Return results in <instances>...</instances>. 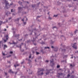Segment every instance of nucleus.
<instances>
[{"label": "nucleus", "mask_w": 78, "mask_h": 78, "mask_svg": "<svg viewBox=\"0 0 78 78\" xmlns=\"http://www.w3.org/2000/svg\"><path fill=\"white\" fill-rule=\"evenodd\" d=\"M11 12H13V9H11Z\"/></svg>", "instance_id": "nucleus-53"}, {"label": "nucleus", "mask_w": 78, "mask_h": 78, "mask_svg": "<svg viewBox=\"0 0 78 78\" xmlns=\"http://www.w3.org/2000/svg\"><path fill=\"white\" fill-rule=\"evenodd\" d=\"M57 4L58 5H61V3L60 2H59L58 1L57 2Z\"/></svg>", "instance_id": "nucleus-20"}, {"label": "nucleus", "mask_w": 78, "mask_h": 78, "mask_svg": "<svg viewBox=\"0 0 78 78\" xmlns=\"http://www.w3.org/2000/svg\"><path fill=\"white\" fill-rule=\"evenodd\" d=\"M22 21L24 22V18L22 20Z\"/></svg>", "instance_id": "nucleus-61"}, {"label": "nucleus", "mask_w": 78, "mask_h": 78, "mask_svg": "<svg viewBox=\"0 0 78 78\" xmlns=\"http://www.w3.org/2000/svg\"><path fill=\"white\" fill-rule=\"evenodd\" d=\"M63 48H66V45H63L62 46Z\"/></svg>", "instance_id": "nucleus-41"}, {"label": "nucleus", "mask_w": 78, "mask_h": 78, "mask_svg": "<svg viewBox=\"0 0 78 78\" xmlns=\"http://www.w3.org/2000/svg\"><path fill=\"white\" fill-rule=\"evenodd\" d=\"M6 48H8V46L6 44H4V45L3 48L4 50H5Z\"/></svg>", "instance_id": "nucleus-11"}, {"label": "nucleus", "mask_w": 78, "mask_h": 78, "mask_svg": "<svg viewBox=\"0 0 78 78\" xmlns=\"http://www.w3.org/2000/svg\"><path fill=\"white\" fill-rule=\"evenodd\" d=\"M41 52H42L43 53H44V50H43V49H41Z\"/></svg>", "instance_id": "nucleus-39"}, {"label": "nucleus", "mask_w": 78, "mask_h": 78, "mask_svg": "<svg viewBox=\"0 0 78 78\" xmlns=\"http://www.w3.org/2000/svg\"><path fill=\"white\" fill-rule=\"evenodd\" d=\"M21 46H22V45H20V46H19L20 48V50H21Z\"/></svg>", "instance_id": "nucleus-50"}, {"label": "nucleus", "mask_w": 78, "mask_h": 78, "mask_svg": "<svg viewBox=\"0 0 78 78\" xmlns=\"http://www.w3.org/2000/svg\"><path fill=\"white\" fill-rule=\"evenodd\" d=\"M2 55H3V56H5L6 54H5L4 53H2Z\"/></svg>", "instance_id": "nucleus-52"}, {"label": "nucleus", "mask_w": 78, "mask_h": 78, "mask_svg": "<svg viewBox=\"0 0 78 78\" xmlns=\"http://www.w3.org/2000/svg\"><path fill=\"white\" fill-rule=\"evenodd\" d=\"M12 5H13V3H12L10 5H9V6H12Z\"/></svg>", "instance_id": "nucleus-34"}, {"label": "nucleus", "mask_w": 78, "mask_h": 78, "mask_svg": "<svg viewBox=\"0 0 78 78\" xmlns=\"http://www.w3.org/2000/svg\"><path fill=\"white\" fill-rule=\"evenodd\" d=\"M23 23L24 25H26V23H27V22H24Z\"/></svg>", "instance_id": "nucleus-45"}, {"label": "nucleus", "mask_w": 78, "mask_h": 78, "mask_svg": "<svg viewBox=\"0 0 78 78\" xmlns=\"http://www.w3.org/2000/svg\"><path fill=\"white\" fill-rule=\"evenodd\" d=\"M18 10L19 13H20L21 12H22V10H23V9H22V7H18Z\"/></svg>", "instance_id": "nucleus-3"}, {"label": "nucleus", "mask_w": 78, "mask_h": 78, "mask_svg": "<svg viewBox=\"0 0 78 78\" xmlns=\"http://www.w3.org/2000/svg\"><path fill=\"white\" fill-rule=\"evenodd\" d=\"M18 73V71H17V72H16L15 73V75H17V73Z\"/></svg>", "instance_id": "nucleus-57"}, {"label": "nucleus", "mask_w": 78, "mask_h": 78, "mask_svg": "<svg viewBox=\"0 0 78 78\" xmlns=\"http://www.w3.org/2000/svg\"><path fill=\"white\" fill-rule=\"evenodd\" d=\"M68 56V55H65L64 56V57H63V58H67V56Z\"/></svg>", "instance_id": "nucleus-26"}, {"label": "nucleus", "mask_w": 78, "mask_h": 78, "mask_svg": "<svg viewBox=\"0 0 78 78\" xmlns=\"http://www.w3.org/2000/svg\"><path fill=\"white\" fill-rule=\"evenodd\" d=\"M41 44H42V45H44V44H45V42H42L41 43Z\"/></svg>", "instance_id": "nucleus-35"}, {"label": "nucleus", "mask_w": 78, "mask_h": 78, "mask_svg": "<svg viewBox=\"0 0 78 78\" xmlns=\"http://www.w3.org/2000/svg\"><path fill=\"white\" fill-rule=\"evenodd\" d=\"M45 70V69H44L43 68L41 69L40 71H37V73H38L37 75L38 76H41V75H44V73L43 72H42L41 73H40V72L42 71H44Z\"/></svg>", "instance_id": "nucleus-1"}, {"label": "nucleus", "mask_w": 78, "mask_h": 78, "mask_svg": "<svg viewBox=\"0 0 78 78\" xmlns=\"http://www.w3.org/2000/svg\"><path fill=\"white\" fill-rule=\"evenodd\" d=\"M67 62L66 61V60H62L61 62Z\"/></svg>", "instance_id": "nucleus-32"}, {"label": "nucleus", "mask_w": 78, "mask_h": 78, "mask_svg": "<svg viewBox=\"0 0 78 78\" xmlns=\"http://www.w3.org/2000/svg\"><path fill=\"white\" fill-rule=\"evenodd\" d=\"M70 66L71 67H74V65H72V64H71Z\"/></svg>", "instance_id": "nucleus-33"}, {"label": "nucleus", "mask_w": 78, "mask_h": 78, "mask_svg": "<svg viewBox=\"0 0 78 78\" xmlns=\"http://www.w3.org/2000/svg\"><path fill=\"white\" fill-rule=\"evenodd\" d=\"M9 43L10 45H11V44H14L15 45H16V43H15L14 41H13V43H11L10 42H9Z\"/></svg>", "instance_id": "nucleus-12"}, {"label": "nucleus", "mask_w": 78, "mask_h": 78, "mask_svg": "<svg viewBox=\"0 0 78 78\" xmlns=\"http://www.w3.org/2000/svg\"><path fill=\"white\" fill-rule=\"evenodd\" d=\"M54 43V41H52V40H51V44H53Z\"/></svg>", "instance_id": "nucleus-28"}, {"label": "nucleus", "mask_w": 78, "mask_h": 78, "mask_svg": "<svg viewBox=\"0 0 78 78\" xmlns=\"http://www.w3.org/2000/svg\"><path fill=\"white\" fill-rule=\"evenodd\" d=\"M58 16V15H54L53 16V17H57Z\"/></svg>", "instance_id": "nucleus-37"}, {"label": "nucleus", "mask_w": 78, "mask_h": 78, "mask_svg": "<svg viewBox=\"0 0 78 78\" xmlns=\"http://www.w3.org/2000/svg\"><path fill=\"white\" fill-rule=\"evenodd\" d=\"M40 2H39V3H37V7H39V4H40Z\"/></svg>", "instance_id": "nucleus-27"}, {"label": "nucleus", "mask_w": 78, "mask_h": 78, "mask_svg": "<svg viewBox=\"0 0 78 78\" xmlns=\"http://www.w3.org/2000/svg\"><path fill=\"white\" fill-rule=\"evenodd\" d=\"M5 7H6L7 8L8 7V6H9V3H8V1H7L5 3Z\"/></svg>", "instance_id": "nucleus-6"}, {"label": "nucleus", "mask_w": 78, "mask_h": 78, "mask_svg": "<svg viewBox=\"0 0 78 78\" xmlns=\"http://www.w3.org/2000/svg\"><path fill=\"white\" fill-rule=\"evenodd\" d=\"M58 48H54V51L56 52L58 51Z\"/></svg>", "instance_id": "nucleus-14"}, {"label": "nucleus", "mask_w": 78, "mask_h": 78, "mask_svg": "<svg viewBox=\"0 0 78 78\" xmlns=\"http://www.w3.org/2000/svg\"><path fill=\"white\" fill-rule=\"evenodd\" d=\"M20 36V34H16L15 35H14V36L15 37H19V36Z\"/></svg>", "instance_id": "nucleus-8"}, {"label": "nucleus", "mask_w": 78, "mask_h": 78, "mask_svg": "<svg viewBox=\"0 0 78 78\" xmlns=\"http://www.w3.org/2000/svg\"><path fill=\"white\" fill-rule=\"evenodd\" d=\"M58 75H63V73H58Z\"/></svg>", "instance_id": "nucleus-31"}, {"label": "nucleus", "mask_w": 78, "mask_h": 78, "mask_svg": "<svg viewBox=\"0 0 78 78\" xmlns=\"http://www.w3.org/2000/svg\"><path fill=\"white\" fill-rule=\"evenodd\" d=\"M36 31V28H34L32 30H29L30 31H31V32H33V31Z\"/></svg>", "instance_id": "nucleus-13"}, {"label": "nucleus", "mask_w": 78, "mask_h": 78, "mask_svg": "<svg viewBox=\"0 0 78 78\" xmlns=\"http://www.w3.org/2000/svg\"><path fill=\"white\" fill-rule=\"evenodd\" d=\"M57 69H58V68H59V67H60V66L57 65Z\"/></svg>", "instance_id": "nucleus-36"}, {"label": "nucleus", "mask_w": 78, "mask_h": 78, "mask_svg": "<svg viewBox=\"0 0 78 78\" xmlns=\"http://www.w3.org/2000/svg\"><path fill=\"white\" fill-rule=\"evenodd\" d=\"M32 53L33 54H34L35 52H34V51H33V50H32Z\"/></svg>", "instance_id": "nucleus-42"}, {"label": "nucleus", "mask_w": 78, "mask_h": 78, "mask_svg": "<svg viewBox=\"0 0 78 78\" xmlns=\"http://www.w3.org/2000/svg\"><path fill=\"white\" fill-rule=\"evenodd\" d=\"M68 6L69 8H71V7H72V6H71L70 5H68Z\"/></svg>", "instance_id": "nucleus-48"}, {"label": "nucleus", "mask_w": 78, "mask_h": 78, "mask_svg": "<svg viewBox=\"0 0 78 78\" xmlns=\"http://www.w3.org/2000/svg\"><path fill=\"white\" fill-rule=\"evenodd\" d=\"M50 73V71L48 70H47L46 71V75H48Z\"/></svg>", "instance_id": "nucleus-9"}, {"label": "nucleus", "mask_w": 78, "mask_h": 78, "mask_svg": "<svg viewBox=\"0 0 78 78\" xmlns=\"http://www.w3.org/2000/svg\"><path fill=\"white\" fill-rule=\"evenodd\" d=\"M50 61V66H51V67H53V66H55V63L54 62L53 59H51Z\"/></svg>", "instance_id": "nucleus-2"}, {"label": "nucleus", "mask_w": 78, "mask_h": 78, "mask_svg": "<svg viewBox=\"0 0 78 78\" xmlns=\"http://www.w3.org/2000/svg\"><path fill=\"white\" fill-rule=\"evenodd\" d=\"M10 54H12L13 53V51H11L10 52Z\"/></svg>", "instance_id": "nucleus-38"}, {"label": "nucleus", "mask_w": 78, "mask_h": 78, "mask_svg": "<svg viewBox=\"0 0 78 78\" xmlns=\"http://www.w3.org/2000/svg\"><path fill=\"white\" fill-rule=\"evenodd\" d=\"M7 62H8V63H9V64H11V61H7Z\"/></svg>", "instance_id": "nucleus-46"}, {"label": "nucleus", "mask_w": 78, "mask_h": 78, "mask_svg": "<svg viewBox=\"0 0 78 78\" xmlns=\"http://www.w3.org/2000/svg\"><path fill=\"white\" fill-rule=\"evenodd\" d=\"M32 8H33V9H34L35 8V9H36L37 8V7L36 6V5L35 4H34V5H31Z\"/></svg>", "instance_id": "nucleus-5"}, {"label": "nucleus", "mask_w": 78, "mask_h": 78, "mask_svg": "<svg viewBox=\"0 0 78 78\" xmlns=\"http://www.w3.org/2000/svg\"><path fill=\"white\" fill-rule=\"evenodd\" d=\"M5 37L6 38V40H8V35H7L6 36H5Z\"/></svg>", "instance_id": "nucleus-17"}, {"label": "nucleus", "mask_w": 78, "mask_h": 78, "mask_svg": "<svg viewBox=\"0 0 78 78\" xmlns=\"http://www.w3.org/2000/svg\"><path fill=\"white\" fill-rule=\"evenodd\" d=\"M36 55H39V54H40V53L39 52H37V51L36 52Z\"/></svg>", "instance_id": "nucleus-25"}, {"label": "nucleus", "mask_w": 78, "mask_h": 78, "mask_svg": "<svg viewBox=\"0 0 78 78\" xmlns=\"http://www.w3.org/2000/svg\"><path fill=\"white\" fill-rule=\"evenodd\" d=\"M48 19H49V20H51L52 19V18H51V17H50V16H48Z\"/></svg>", "instance_id": "nucleus-22"}, {"label": "nucleus", "mask_w": 78, "mask_h": 78, "mask_svg": "<svg viewBox=\"0 0 78 78\" xmlns=\"http://www.w3.org/2000/svg\"><path fill=\"white\" fill-rule=\"evenodd\" d=\"M34 34H35V36H36V35H37V33H36V32H34Z\"/></svg>", "instance_id": "nucleus-62"}, {"label": "nucleus", "mask_w": 78, "mask_h": 78, "mask_svg": "<svg viewBox=\"0 0 78 78\" xmlns=\"http://www.w3.org/2000/svg\"><path fill=\"white\" fill-rule=\"evenodd\" d=\"M66 51V50L65 49L62 50V52H65Z\"/></svg>", "instance_id": "nucleus-19"}, {"label": "nucleus", "mask_w": 78, "mask_h": 78, "mask_svg": "<svg viewBox=\"0 0 78 78\" xmlns=\"http://www.w3.org/2000/svg\"><path fill=\"white\" fill-rule=\"evenodd\" d=\"M28 61L29 62H31V61L30 59H28Z\"/></svg>", "instance_id": "nucleus-49"}, {"label": "nucleus", "mask_w": 78, "mask_h": 78, "mask_svg": "<svg viewBox=\"0 0 78 78\" xmlns=\"http://www.w3.org/2000/svg\"><path fill=\"white\" fill-rule=\"evenodd\" d=\"M20 66L19 64H17V65H14V67H15V68H16V67H17L18 66Z\"/></svg>", "instance_id": "nucleus-15"}, {"label": "nucleus", "mask_w": 78, "mask_h": 78, "mask_svg": "<svg viewBox=\"0 0 78 78\" xmlns=\"http://www.w3.org/2000/svg\"><path fill=\"white\" fill-rule=\"evenodd\" d=\"M18 41H22V39H20V40H18Z\"/></svg>", "instance_id": "nucleus-59"}, {"label": "nucleus", "mask_w": 78, "mask_h": 78, "mask_svg": "<svg viewBox=\"0 0 78 78\" xmlns=\"http://www.w3.org/2000/svg\"><path fill=\"white\" fill-rule=\"evenodd\" d=\"M44 48L45 49H47V48H48V49H50V48L48 47H44Z\"/></svg>", "instance_id": "nucleus-24"}, {"label": "nucleus", "mask_w": 78, "mask_h": 78, "mask_svg": "<svg viewBox=\"0 0 78 78\" xmlns=\"http://www.w3.org/2000/svg\"><path fill=\"white\" fill-rule=\"evenodd\" d=\"M73 34L71 33V34H70L71 36H73Z\"/></svg>", "instance_id": "nucleus-44"}, {"label": "nucleus", "mask_w": 78, "mask_h": 78, "mask_svg": "<svg viewBox=\"0 0 78 78\" xmlns=\"http://www.w3.org/2000/svg\"><path fill=\"white\" fill-rule=\"evenodd\" d=\"M9 73H14V72L12 71V69H9V71H8Z\"/></svg>", "instance_id": "nucleus-10"}, {"label": "nucleus", "mask_w": 78, "mask_h": 78, "mask_svg": "<svg viewBox=\"0 0 78 78\" xmlns=\"http://www.w3.org/2000/svg\"><path fill=\"white\" fill-rule=\"evenodd\" d=\"M76 43H75L74 44H73L72 47H73V48L76 50V49H77V46H76Z\"/></svg>", "instance_id": "nucleus-4"}, {"label": "nucleus", "mask_w": 78, "mask_h": 78, "mask_svg": "<svg viewBox=\"0 0 78 78\" xmlns=\"http://www.w3.org/2000/svg\"><path fill=\"white\" fill-rule=\"evenodd\" d=\"M8 14H9V12H6L5 15H6L7 16H8Z\"/></svg>", "instance_id": "nucleus-23"}, {"label": "nucleus", "mask_w": 78, "mask_h": 78, "mask_svg": "<svg viewBox=\"0 0 78 78\" xmlns=\"http://www.w3.org/2000/svg\"><path fill=\"white\" fill-rule=\"evenodd\" d=\"M51 48H55V47H54L53 46H52Z\"/></svg>", "instance_id": "nucleus-60"}, {"label": "nucleus", "mask_w": 78, "mask_h": 78, "mask_svg": "<svg viewBox=\"0 0 78 78\" xmlns=\"http://www.w3.org/2000/svg\"><path fill=\"white\" fill-rule=\"evenodd\" d=\"M18 3H19V4H20V5H22V2L19 1Z\"/></svg>", "instance_id": "nucleus-18"}, {"label": "nucleus", "mask_w": 78, "mask_h": 78, "mask_svg": "<svg viewBox=\"0 0 78 78\" xmlns=\"http://www.w3.org/2000/svg\"><path fill=\"white\" fill-rule=\"evenodd\" d=\"M56 28V27H53V28H52V29H54V28Z\"/></svg>", "instance_id": "nucleus-54"}, {"label": "nucleus", "mask_w": 78, "mask_h": 78, "mask_svg": "<svg viewBox=\"0 0 78 78\" xmlns=\"http://www.w3.org/2000/svg\"><path fill=\"white\" fill-rule=\"evenodd\" d=\"M34 45H36L37 44H36V43H34Z\"/></svg>", "instance_id": "nucleus-58"}, {"label": "nucleus", "mask_w": 78, "mask_h": 78, "mask_svg": "<svg viewBox=\"0 0 78 78\" xmlns=\"http://www.w3.org/2000/svg\"><path fill=\"white\" fill-rule=\"evenodd\" d=\"M29 43H30V40H27V43L29 44Z\"/></svg>", "instance_id": "nucleus-29"}, {"label": "nucleus", "mask_w": 78, "mask_h": 78, "mask_svg": "<svg viewBox=\"0 0 78 78\" xmlns=\"http://www.w3.org/2000/svg\"><path fill=\"white\" fill-rule=\"evenodd\" d=\"M2 46L3 45V43L2 41H0V48H2Z\"/></svg>", "instance_id": "nucleus-7"}, {"label": "nucleus", "mask_w": 78, "mask_h": 78, "mask_svg": "<svg viewBox=\"0 0 78 78\" xmlns=\"http://www.w3.org/2000/svg\"><path fill=\"white\" fill-rule=\"evenodd\" d=\"M0 26H1V25H2V22H3V21H1L0 20Z\"/></svg>", "instance_id": "nucleus-30"}, {"label": "nucleus", "mask_w": 78, "mask_h": 78, "mask_svg": "<svg viewBox=\"0 0 78 78\" xmlns=\"http://www.w3.org/2000/svg\"><path fill=\"white\" fill-rule=\"evenodd\" d=\"M20 19V18H17V21H19V20Z\"/></svg>", "instance_id": "nucleus-56"}, {"label": "nucleus", "mask_w": 78, "mask_h": 78, "mask_svg": "<svg viewBox=\"0 0 78 78\" xmlns=\"http://www.w3.org/2000/svg\"><path fill=\"white\" fill-rule=\"evenodd\" d=\"M25 3H28V4H29L30 3L29 2H25Z\"/></svg>", "instance_id": "nucleus-55"}, {"label": "nucleus", "mask_w": 78, "mask_h": 78, "mask_svg": "<svg viewBox=\"0 0 78 78\" xmlns=\"http://www.w3.org/2000/svg\"><path fill=\"white\" fill-rule=\"evenodd\" d=\"M3 2H2V3L4 4V3H5V2H6L7 1L6 0H2Z\"/></svg>", "instance_id": "nucleus-16"}, {"label": "nucleus", "mask_w": 78, "mask_h": 78, "mask_svg": "<svg viewBox=\"0 0 78 78\" xmlns=\"http://www.w3.org/2000/svg\"><path fill=\"white\" fill-rule=\"evenodd\" d=\"M29 58H31V55H30L29 56Z\"/></svg>", "instance_id": "nucleus-63"}, {"label": "nucleus", "mask_w": 78, "mask_h": 78, "mask_svg": "<svg viewBox=\"0 0 78 78\" xmlns=\"http://www.w3.org/2000/svg\"><path fill=\"white\" fill-rule=\"evenodd\" d=\"M24 62H25L24 61H23V62H21V64H23V63Z\"/></svg>", "instance_id": "nucleus-51"}, {"label": "nucleus", "mask_w": 78, "mask_h": 78, "mask_svg": "<svg viewBox=\"0 0 78 78\" xmlns=\"http://www.w3.org/2000/svg\"><path fill=\"white\" fill-rule=\"evenodd\" d=\"M20 50L21 51H22V52H23V51H24V50L23 49L22 50L21 49H20Z\"/></svg>", "instance_id": "nucleus-43"}, {"label": "nucleus", "mask_w": 78, "mask_h": 78, "mask_svg": "<svg viewBox=\"0 0 78 78\" xmlns=\"http://www.w3.org/2000/svg\"><path fill=\"white\" fill-rule=\"evenodd\" d=\"M70 76L69 74H68L67 76V77H69Z\"/></svg>", "instance_id": "nucleus-64"}, {"label": "nucleus", "mask_w": 78, "mask_h": 78, "mask_svg": "<svg viewBox=\"0 0 78 78\" xmlns=\"http://www.w3.org/2000/svg\"><path fill=\"white\" fill-rule=\"evenodd\" d=\"M42 59V57H41L40 56L39 57V58H38L39 59Z\"/></svg>", "instance_id": "nucleus-40"}, {"label": "nucleus", "mask_w": 78, "mask_h": 78, "mask_svg": "<svg viewBox=\"0 0 78 78\" xmlns=\"http://www.w3.org/2000/svg\"><path fill=\"white\" fill-rule=\"evenodd\" d=\"M5 75H7L8 73L7 72H5Z\"/></svg>", "instance_id": "nucleus-47"}, {"label": "nucleus", "mask_w": 78, "mask_h": 78, "mask_svg": "<svg viewBox=\"0 0 78 78\" xmlns=\"http://www.w3.org/2000/svg\"><path fill=\"white\" fill-rule=\"evenodd\" d=\"M78 30L77 29H76L75 31L74 32L75 34H76L77 33H78Z\"/></svg>", "instance_id": "nucleus-21"}]
</instances>
